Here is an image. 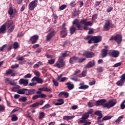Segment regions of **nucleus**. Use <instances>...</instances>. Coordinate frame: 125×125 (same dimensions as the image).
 Segmentation results:
<instances>
[{"label": "nucleus", "instance_id": "1", "mask_svg": "<svg viewBox=\"0 0 125 125\" xmlns=\"http://www.w3.org/2000/svg\"><path fill=\"white\" fill-rule=\"evenodd\" d=\"M106 99H102L98 100L96 102V106H102L103 108H107L110 109L112 107H114V105L117 104V101L115 100H111L106 103Z\"/></svg>", "mask_w": 125, "mask_h": 125}, {"label": "nucleus", "instance_id": "2", "mask_svg": "<svg viewBox=\"0 0 125 125\" xmlns=\"http://www.w3.org/2000/svg\"><path fill=\"white\" fill-rule=\"evenodd\" d=\"M80 23L84 25L83 27V30H88V26L92 25V23L90 21H87L86 19L82 20L80 22L79 21V20L75 19L73 22V25H75L76 27L78 28V30H83V26H82Z\"/></svg>", "mask_w": 125, "mask_h": 125}, {"label": "nucleus", "instance_id": "3", "mask_svg": "<svg viewBox=\"0 0 125 125\" xmlns=\"http://www.w3.org/2000/svg\"><path fill=\"white\" fill-rule=\"evenodd\" d=\"M34 74L37 77L35 76L33 77L31 80V82H37L38 83H43V80L40 78V77H41V73H40V72L35 71Z\"/></svg>", "mask_w": 125, "mask_h": 125}, {"label": "nucleus", "instance_id": "4", "mask_svg": "<svg viewBox=\"0 0 125 125\" xmlns=\"http://www.w3.org/2000/svg\"><path fill=\"white\" fill-rule=\"evenodd\" d=\"M65 62L63 61V58L62 57H60L58 61L55 64V67H57V68H62V67H64L65 66Z\"/></svg>", "mask_w": 125, "mask_h": 125}, {"label": "nucleus", "instance_id": "5", "mask_svg": "<svg viewBox=\"0 0 125 125\" xmlns=\"http://www.w3.org/2000/svg\"><path fill=\"white\" fill-rule=\"evenodd\" d=\"M122 37L121 35H116L115 36H112L109 41H115L118 44L122 42Z\"/></svg>", "mask_w": 125, "mask_h": 125}, {"label": "nucleus", "instance_id": "6", "mask_svg": "<svg viewBox=\"0 0 125 125\" xmlns=\"http://www.w3.org/2000/svg\"><path fill=\"white\" fill-rule=\"evenodd\" d=\"M38 5V0H34L30 2L28 5L29 10H34Z\"/></svg>", "mask_w": 125, "mask_h": 125}, {"label": "nucleus", "instance_id": "7", "mask_svg": "<svg viewBox=\"0 0 125 125\" xmlns=\"http://www.w3.org/2000/svg\"><path fill=\"white\" fill-rule=\"evenodd\" d=\"M55 34H56V32L54 30L50 32L46 36V41H47V42L50 41V40H52V38H53L55 36Z\"/></svg>", "mask_w": 125, "mask_h": 125}, {"label": "nucleus", "instance_id": "8", "mask_svg": "<svg viewBox=\"0 0 125 125\" xmlns=\"http://www.w3.org/2000/svg\"><path fill=\"white\" fill-rule=\"evenodd\" d=\"M108 54L109 56L117 58V57H119V55H120V52L118 50H110Z\"/></svg>", "mask_w": 125, "mask_h": 125}, {"label": "nucleus", "instance_id": "9", "mask_svg": "<svg viewBox=\"0 0 125 125\" xmlns=\"http://www.w3.org/2000/svg\"><path fill=\"white\" fill-rule=\"evenodd\" d=\"M38 90L36 93L37 94H38V95H40L42 94V91H45L46 92H49V91H51L52 89L51 88L43 87H41L39 88L38 89Z\"/></svg>", "mask_w": 125, "mask_h": 125}, {"label": "nucleus", "instance_id": "10", "mask_svg": "<svg viewBox=\"0 0 125 125\" xmlns=\"http://www.w3.org/2000/svg\"><path fill=\"white\" fill-rule=\"evenodd\" d=\"M16 10H13V8L12 7H10L9 8L8 13L10 15V17L11 18H14L15 16L16 15Z\"/></svg>", "mask_w": 125, "mask_h": 125}, {"label": "nucleus", "instance_id": "11", "mask_svg": "<svg viewBox=\"0 0 125 125\" xmlns=\"http://www.w3.org/2000/svg\"><path fill=\"white\" fill-rule=\"evenodd\" d=\"M39 38V35H34L30 37L29 41L30 42H31L32 44H35V43H37V42H38Z\"/></svg>", "mask_w": 125, "mask_h": 125}, {"label": "nucleus", "instance_id": "12", "mask_svg": "<svg viewBox=\"0 0 125 125\" xmlns=\"http://www.w3.org/2000/svg\"><path fill=\"white\" fill-rule=\"evenodd\" d=\"M89 118V115L88 113L86 112L83 114L81 118L82 120H80L78 123H81V124H84L85 122V120H87Z\"/></svg>", "mask_w": 125, "mask_h": 125}, {"label": "nucleus", "instance_id": "13", "mask_svg": "<svg viewBox=\"0 0 125 125\" xmlns=\"http://www.w3.org/2000/svg\"><path fill=\"white\" fill-rule=\"evenodd\" d=\"M111 24L112 23H111V21H110V20L105 21V23L104 24V31H109Z\"/></svg>", "mask_w": 125, "mask_h": 125}, {"label": "nucleus", "instance_id": "14", "mask_svg": "<svg viewBox=\"0 0 125 125\" xmlns=\"http://www.w3.org/2000/svg\"><path fill=\"white\" fill-rule=\"evenodd\" d=\"M94 115H95L96 116H99L97 118L98 122H101V120H101L102 117H103V114H102V113H101V111L100 110L96 111V112H95Z\"/></svg>", "mask_w": 125, "mask_h": 125}, {"label": "nucleus", "instance_id": "15", "mask_svg": "<svg viewBox=\"0 0 125 125\" xmlns=\"http://www.w3.org/2000/svg\"><path fill=\"white\" fill-rule=\"evenodd\" d=\"M83 55L85 56L87 58H91L94 56V53L91 52L84 51L83 53Z\"/></svg>", "mask_w": 125, "mask_h": 125}, {"label": "nucleus", "instance_id": "16", "mask_svg": "<svg viewBox=\"0 0 125 125\" xmlns=\"http://www.w3.org/2000/svg\"><path fill=\"white\" fill-rule=\"evenodd\" d=\"M19 83L20 84H23L24 86H27L29 84V80L21 79L19 80Z\"/></svg>", "mask_w": 125, "mask_h": 125}, {"label": "nucleus", "instance_id": "17", "mask_svg": "<svg viewBox=\"0 0 125 125\" xmlns=\"http://www.w3.org/2000/svg\"><path fill=\"white\" fill-rule=\"evenodd\" d=\"M102 38L101 36H94L93 37V41L94 43H98L100 42H101Z\"/></svg>", "mask_w": 125, "mask_h": 125}, {"label": "nucleus", "instance_id": "18", "mask_svg": "<svg viewBox=\"0 0 125 125\" xmlns=\"http://www.w3.org/2000/svg\"><path fill=\"white\" fill-rule=\"evenodd\" d=\"M5 83L8 82L11 85H15L16 83L14 82V80L10 79V78H7L5 79Z\"/></svg>", "mask_w": 125, "mask_h": 125}, {"label": "nucleus", "instance_id": "19", "mask_svg": "<svg viewBox=\"0 0 125 125\" xmlns=\"http://www.w3.org/2000/svg\"><path fill=\"white\" fill-rule=\"evenodd\" d=\"M79 60V58L74 56L71 58L69 60V62L70 64H74V63H76V62H78V60Z\"/></svg>", "mask_w": 125, "mask_h": 125}, {"label": "nucleus", "instance_id": "20", "mask_svg": "<svg viewBox=\"0 0 125 125\" xmlns=\"http://www.w3.org/2000/svg\"><path fill=\"white\" fill-rule=\"evenodd\" d=\"M79 85H80V86L79 87V89H87V88H88L89 87L88 85H84V83L83 82L80 83Z\"/></svg>", "mask_w": 125, "mask_h": 125}, {"label": "nucleus", "instance_id": "21", "mask_svg": "<svg viewBox=\"0 0 125 125\" xmlns=\"http://www.w3.org/2000/svg\"><path fill=\"white\" fill-rule=\"evenodd\" d=\"M108 50L103 49L101 51V56L103 58L104 57H106L107 56V54H108Z\"/></svg>", "mask_w": 125, "mask_h": 125}, {"label": "nucleus", "instance_id": "22", "mask_svg": "<svg viewBox=\"0 0 125 125\" xmlns=\"http://www.w3.org/2000/svg\"><path fill=\"white\" fill-rule=\"evenodd\" d=\"M4 25H5V27H7V28L9 29V28H10V27H11V26L13 25V21L11 20L7 21V22H6Z\"/></svg>", "mask_w": 125, "mask_h": 125}, {"label": "nucleus", "instance_id": "23", "mask_svg": "<svg viewBox=\"0 0 125 125\" xmlns=\"http://www.w3.org/2000/svg\"><path fill=\"white\" fill-rule=\"evenodd\" d=\"M63 95L65 97V98H68V97H69V93H68V92H65V91L61 92L59 94V96L61 98L62 97Z\"/></svg>", "mask_w": 125, "mask_h": 125}, {"label": "nucleus", "instance_id": "24", "mask_svg": "<svg viewBox=\"0 0 125 125\" xmlns=\"http://www.w3.org/2000/svg\"><path fill=\"white\" fill-rule=\"evenodd\" d=\"M65 85H67V87L69 90H72V89H73L74 87V84L71 83V82L66 83Z\"/></svg>", "mask_w": 125, "mask_h": 125}, {"label": "nucleus", "instance_id": "25", "mask_svg": "<svg viewBox=\"0 0 125 125\" xmlns=\"http://www.w3.org/2000/svg\"><path fill=\"white\" fill-rule=\"evenodd\" d=\"M95 65V62L94 60L89 62L86 65L87 68H91Z\"/></svg>", "mask_w": 125, "mask_h": 125}, {"label": "nucleus", "instance_id": "26", "mask_svg": "<svg viewBox=\"0 0 125 125\" xmlns=\"http://www.w3.org/2000/svg\"><path fill=\"white\" fill-rule=\"evenodd\" d=\"M6 75H11V77L15 76V72H13L12 69H9L6 71Z\"/></svg>", "mask_w": 125, "mask_h": 125}, {"label": "nucleus", "instance_id": "27", "mask_svg": "<svg viewBox=\"0 0 125 125\" xmlns=\"http://www.w3.org/2000/svg\"><path fill=\"white\" fill-rule=\"evenodd\" d=\"M64 29L65 30L61 32V36L62 38H65L67 36V30H66V28Z\"/></svg>", "mask_w": 125, "mask_h": 125}, {"label": "nucleus", "instance_id": "28", "mask_svg": "<svg viewBox=\"0 0 125 125\" xmlns=\"http://www.w3.org/2000/svg\"><path fill=\"white\" fill-rule=\"evenodd\" d=\"M75 118V115L72 116H64L63 117V120H65L66 121H67L68 120H73Z\"/></svg>", "mask_w": 125, "mask_h": 125}, {"label": "nucleus", "instance_id": "29", "mask_svg": "<svg viewBox=\"0 0 125 125\" xmlns=\"http://www.w3.org/2000/svg\"><path fill=\"white\" fill-rule=\"evenodd\" d=\"M85 41H88V43H91V42L93 41V37L87 36L85 38Z\"/></svg>", "mask_w": 125, "mask_h": 125}, {"label": "nucleus", "instance_id": "30", "mask_svg": "<svg viewBox=\"0 0 125 125\" xmlns=\"http://www.w3.org/2000/svg\"><path fill=\"white\" fill-rule=\"evenodd\" d=\"M26 90H27V89L26 88L19 89L17 91V93H18V94H25V93L26 92Z\"/></svg>", "mask_w": 125, "mask_h": 125}, {"label": "nucleus", "instance_id": "31", "mask_svg": "<svg viewBox=\"0 0 125 125\" xmlns=\"http://www.w3.org/2000/svg\"><path fill=\"white\" fill-rule=\"evenodd\" d=\"M125 81L121 78V79L116 83V84H117L118 86H122L123 84L125 83Z\"/></svg>", "mask_w": 125, "mask_h": 125}, {"label": "nucleus", "instance_id": "32", "mask_svg": "<svg viewBox=\"0 0 125 125\" xmlns=\"http://www.w3.org/2000/svg\"><path fill=\"white\" fill-rule=\"evenodd\" d=\"M11 121L12 122H16V121H18V117L16 114H13L11 116Z\"/></svg>", "mask_w": 125, "mask_h": 125}, {"label": "nucleus", "instance_id": "33", "mask_svg": "<svg viewBox=\"0 0 125 125\" xmlns=\"http://www.w3.org/2000/svg\"><path fill=\"white\" fill-rule=\"evenodd\" d=\"M76 27H75L74 25H72L70 27L69 31L71 35H73V34H74L75 32H76Z\"/></svg>", "mask_w": 125, "mask_h": 125}, {"label": "nucleus", "instance_id": "34", "mask_svg": "<svg viewBox=\"0 0 125 125\" xmlns=\"http://www.w3.org/2000/svg\"><path fill=\"white\" fill-rule=\"evenodd\" d=\"M124 119V115H121L119 116L118 119L115 121L116 124H120L122 122V120Z\"/></svg>", "mask_w": 125, "mask_h": 125}, {"label": "nucleus", "instance_id": "35", "mask_svg": "<svg viewBox=\"0 0 125 125\" xmlns=\"http://www.w3.org/2000/svg\"><path fill=\"white\" fill-rule=\"evenodd\" d=\"M5 25L3 24L0 28V34L4 33L6 30Z\"/></svg>", "mask_w": 125, "mask_h": 125}, {"label": "nucleus", "instance_id": "36", "mask_svg": "<svg viewBox=\"0 0 125 125\" xmlns=\"http://www.w3.org/2000/svg\"><path fill=\"white\" fill-rule=\"evenodd\" d=\"M27 92V94H30V95H32V94H35V93H36V90L35 89H30L28 90Z\"/></svg>", "mask_w": 125, "mask_h": 125}, {"label": "nucleus", "instance_id": "37", "mask_svg": "<svg viewBox=\"0 0 125 125\" xmlns=\"http://www.w3.org/2000/svg\"><path fill=\"white\" fill-rule=\"evenodd\" d=\"M112 118H113V116H105L103 118L102 122H104V121H108V120H111Z\"/></svg>", "mask_w": 125, "mask_h": 125}, {"label": "nucleus", "instance_id": "38", "mask_svg": "<svg viewBox=\"0 0 125 125\" xmlns=\"http://www.w3.org/2000/svg\"><path fill=\"white\" fill-rule=\"evenodd\" d=\"M86 70H83L81 74H79L78 77L79 78H82V77H86Z\"/></svg>", "mask_w": 125, "mask_h": 125}, {"label": "nucleus", "instance_id": "39", "mask_svg": "<svg viewBox=\"0 0 125 125\" xmlns=\"http://www.w3.org/2000/svg\"><path fill=\"white\" fill-rule=\"evenodd\" d=\"M14 28H15V25H13L11 26V27L8 30V33H10L12 32H13V30H14Z\"/></svg>", "mask_w": 125, "mask_h": 125}, {"label": "nucleus", "instance_id": "40", "mask_svg": "<svg viewBox=\"0 0 125 125\" xmlns=\"http://www.w3.org/2000/svg\"><path fill=\"white\" fill-rule=\"evenodd\" d=\"M13 45V48H14V49H17V48H18V47L19 46V44H18V42H15Z\"/></svg>", "mask_w": 125, "mask_h": 125}, {"label": "nucleus", "instance_id": "41", "mask_svg": "<svg viewBox=\"0 0 125 125\" xmlns=\"http://www.w3.org/2000/svg\"><path fill=\"white\" fill-rule=\"evenodd\" d=\"M125 100H124L122 103L120 105V107H121V109H122V110H124L125 108Z\"/></svg>", "mask_w": 125, "mask_h": 125}, {"label": "nucleus", "instance_id": "42", "mask_svg": "<svg viewBox=\"0 0 125 125\" xmlns=\"http://www.w3.org/2000/svg\"><path fill=\"white\" fill-rule=\"evenodd\" d=\"M24 58L23 57V56H21L20 55H19L17 57V60H18V61H23L24 60Z\"/></svg>", "mask_w": 125, "mask_h": 125}, {"label": "nucleus", "instance_id": "43", "mask_svg": "<svg viewBox=\"0 0 125 125\" xmlns=\"http://www.w3.org/2000/svg\"><path fill=\"white\" fill-rule=\"evenodd\" d=\"M19 101L22 102H26L27 101V97H23L19 99Z\"/></svg>", "mask_w": 125, "mask_h": 125}, {"label": "nucleus", "instance_id": "44", "mask_svg": "<svg viewBox=\"0 0 125 125\" xmlns=\"http://www.w3.org/2000/svg\"><path fill=\"white\" fill-rule=\"evenodd\" d=\"M44 118V113L42 112L39 114V120H42V119H43Z\"/></svg>", "mask_w": 125, "mask_h": 125}, {"label": "nucleus", "instance_id": "45", "mask_svg": "<svg viewBox=\"0 0 125 125\" xmlns=\"http://www.w3.org/2000/svg\"><path fill=\"white\" fill-rule=\"evenodd\" d=\"M69 56V54L67 52H65V53H62V56H61V57H67Z\"/></svg>", "mask_w": 125, "mask_h": 125}, {"label": "nucleus", "instance_id": "46", "mask_svg": "<svg viewBox=\"0 0 125 125\" xmlns=\"http://www.w3.org/2000/svg\"><path fill=\"white\" fill-rule=\"evenodd\" d=\"M39 105V102L35 103L30 105L32 108H34V107H38Z\"/></svg>", "mask_w": 125, "mask_h": 125}, {"label": "nucleus", "instance_id": "47", "mask_svg": "<svg viewBox=\"0 0 125 125\" xmlns=\"http://www.w3.org/2000/svg\"><path fill=\"white\" fill-rule=\"evenodd\" d=\"M50 107H51V105L48 104H47L44 106H43L42 108L43 110H45V109L50 108Z\"/></svg>", "mask_w": 125, "mask_h": 125}, {"label": "nucleus", "instance_id": "48", "mask_svg": "<svg viewBox=\"0 0 125 125\" xmlns=\"http://www.w3.org/2000/svg\"><path fill=\"white\" fill-rule=\"evenodd\" d=\"M18 86H14L12 88L11 91H14V92H17L18 91Z\"/></svg>", "mask_w": 125, "mask_h": 125}, {"label": "nucleus", "instance_id": "49", "mask_svg": "<svg viewBox=\"0 0 125 125\" xmlns=\"http://www.w3.org/2000/svg\"><path fill=\"white\" fill-rule=\"evenodd\" d=\"M4 110H5V106L0 104V112H4Z\"/></svg>", "mask_w": 125, "mask_h": 125}, {"label": "nucleus", "instance_id": "50", "mask_svg": "<svg viewBox=\"0 0 125 125\" xmlns=\"http://www.w3.org/2000/svg\"><path fill=\"white\" fill-rule=\"evenodd\" d=\"M85 60V58H78V60L77 61L78 63H83V61H84Z\"/></svg>", "mask_w": 125, "mask_h": 125}, {"label": "nucleus", "instance_id": "51", "mask_svg": "<svg viewBox=\"0 0 125 125\" xmlns=\"http://www.w3.org/2000/svg\"><path fill=\"white\" fill-rule=\"evenodd\" d=\"M23 78L24 79H29L30 78H32V74H30V73H28L27 74H26V75H25Z\"/></svg>", "mask_w": 125, "mask_h": 125}, {"label": "nucleus", "instance_id": "52", "mask_svg": "<svg viewBox=\"0 0 125 125\" xmlns=\"http://www.w3.org/2000/svg\"><path fill=\"white\" fill-rule=\"evenodd\" d=\"M55 62V60L54 59H51L48 61V63L50 64V65H52L54 64V62Z\"/></svg>", "mask_w": 125, "mask_h": 125}, {"label": "nucleus", "instance_id": "53", "mask_svg": "<svg viewBox=\"0 0 125 125\" xmlns=\"http://www.w3.org/2000/svg\"><path fill=\"white\" fill-rule=\"evenodd\" d=\"M96 70L98 73H101V72H103V69L102 67L96 68Z\"/></svg>", "mask_w": 125, "mask_h": 125}, {"label": "nucleus", "instance_id": "54", "mask_svg": "<svg viewBox=\"0 0 125 125\" xmlns=\"http://www.w3.org/2000/svg\"><path fill=\"white\" fill-rule=\"evenodd\" d=\"M37 83H38V82H35L34 81L32 82V83H30L29 85H30V86H35V85H37Z\"/></svg>", "mask_w": 125, "mask_h": 125}, {"label": "nucleus", "instance_id": "55", "mask_svg": "<svg viewBox=\"0 0 125 125\" xmlns=\"http://www.w3.org/2000/svg\"><path fill=\"white\" fill-rule=\"evenodd\" d=\"M121 65H122L121 62H117V63H115L114 65H113L112 67H119Z\"/></svg>", "mask_w": 125, "mask_h": 125}, {"label": "nucleus", "instance_id": "56", "mask_svg": "<svg viewBox=\"0 0 125 125\" xmlns=\"http://www.w3.org/2000/svg\"><path fill=\"white\" fill-rule=\"evenodd\" d=\"M19 67V64H15L14 65H12L11 68L12 69H16L17 68H18Z\"/></svg>", "mask_w": 125, "mask_h": 125}, {"label": "nucleus", "instance_id": "57", "mask_svg": "<svg viewBox=\"0 0 125 125\" xmlns=\"http://www.w3.org/2000/svg\"><path fill=\"white\" fill-rule=\"evenodd\" d=\"M53 83L54 85H55V86H58V85H59V83H58V82H57V81L55 80H53Z\"/></svg>", "mask_w": 125, "mask_h": 125}, {"label": "nucleus", "instance_id": "58", "mask_svg": "<svg viewBox=\"0 0 125 125\" xmlns=\"http://www.w3.org/2000/svg\"><path fill=\"white\" fill-rule=\"evenodd\" d=\"M46 98V95L44 94H41L39 95V98Z\"/></svg>", "mask_w": 125, "mask_h": 125}, {"label": "nucleus", "instance_id": "59", "mask_svg": "<svg viewBox=\"0 0 125 125\" xmlns=\"http://www.w3.org/2000/svg\"><path fill=\"white\" fill-rule=\"evenodd\" d=\"M38 98H40L39 95H35L32 97V100H36V99H38Z\"/></svg>", "mask_w": 125, "mask_h": 125}, {"label": "nucleus", "instance_id": "60", "mask_svg": "<svg viewBox=\"0 0 125 125\" xmlns=\"http://www.w3.org/2000/svg\"><path fill=\"white\" fill-rule=\"evenodd\" d=\"M88 106L89 108H91V107H93V106H94V104H93L91 102H88Z\"/></svg>", "mask_w": 125, "mask_h": 125}, {"label": "nucleus", "instance_id": "61", "mask_svg": "<svg viewBox=\"0 0 125 125\" xmlns=\"http://www.w3.org/2000/svg\"><path fill=\"white\" fill-rule=\"evenodd\" d=\"M6 46H7V45L4 44L2 47H0V51H3V50H4V48H5Z\"/></svg>", "mask_w": 125, "mask_h": 125}, {"label": "nucleus", "instance_id": "62", "mask_svg": "<svg viewBox=\"0 0 125 125\" xmlns=\"http://www.w3.org/2000/svg\"><path fill=\"white\" fill-rule=\"evenodd\" d=\"M66 5H62L60 7V10H63V9H65L66 8Z\"/></svg>", "mask_w": 125, "mask_h": 125}, {"label": "nucleus", "instance_id": "63", "mask_svg": "<svg viewBox=\"0 0 125 125\" xmlns=\"http://www.w3.org/2000/svg\"><path fill=\"white\" fill-rule=\"evenodd\" d=\"M83 125H91V122H87L86 120H85V122L84 123Z\"/></svg>", "mask_w": 125, "mask_h": 125}, {"label": "nucleus", "instance_id": "64", "mask_svg": "<svg viewBox=\"0 0 125 125\" xmlns=\"http://www.w3.org/2000/svg\"><path fill=\"white\" fill-rule=\"evenodd\" d=\"M120 79H122L125 82V73L123 74L120 77Z\"/></svg>", "mask_w": 125, "mask_h": 125}]
</instances>
